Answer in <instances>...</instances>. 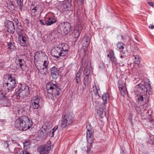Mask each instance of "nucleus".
<instances>
[{
	"label": "nucleus",
	"mask_w": 154,
	"mask_h": 154,
	"mask_svg": "<svg viewBox=\"0 0 154 154\" xmlns=\"http://www.w3.org/2000/svg\"><path fill=\"white\" fill-rule=\"evenodd\" d=\"M46 87L48 93L51 94L54 97V96L56 98L58 97L60 90L56 83L51 82L48 83L46 84Z\"/></svg>",
	"instance_id": "nucleus-1"
},
{
	"label": "nucleus",
	"mask_w": 154,
	"mask_h": 154,
	"mask_svg": "<svg viewBox=\"0 0 154 154\" xmlns=\"http://www.w3.org/2000/svg\"><path fill=\"white\" fill-rule=\"evenodd\" d=\"M15 91L19 92L21 97L23 98L26 97L30 93L29 87L27 85L20 83L15 89Z\"/></svg>",
	"instance_id": "nucleus-2"
},
{
	"label": "nucleus",
	"mask_w": 154,
	"mask_h": 154,
	"mask_svg": "<svg viewBox=\"0 0 154 154\" xmlns=\"http://www.w3.org/2000/svg\"><path fill=\"white\" fill-rule=\"evenodd\" d=\"M63 119L61 123V127L64 128L71 124L72 122L73 117L70 114H67L63 116Z\"/></svg>",
	"instance_id": "nucleus-3"
},
{
	"label": "nucleus",
	"mask_w": 154,
	"mask_h": 154,
	"mask_svg": "<svg viewBox=\"0 0 154 154\" xmlns=\"http://www.w3.org/2000/svg\"><path fill=\"white\" fill-rule=\"evenodd\" d=\"M72 0H65L59 8L61 11H71L72 9Z\"/></svg>",
	"instance_id": "nucleus-4"
},
{
	"label": "nucleus",
	"mask_w": 154,
	"mask_h": 154,
	"mask_svg": "<svg viewBox=\"0 0 154 154\" xmlns=\"http://www.w3.org/2000/svg\"><path fill=\"white\" fill-rule=\"evenodd\" d=\"M134 91L135 94L137 95L140 94H146L147 89L144 85L139 84L135 87Z\"/></svg>",
	"instance_id": "nucleus-5"
},
{
	"label": "nucleus",
	"mask_w": 154,
	"mask_h": 154,
	"mask_svg": "<svg viewBox=\"0 0 154 154\" xmlns=\"http://www.w3.org/2000/svg\"><path fill=\"white\" fill-rule=\"evenodd\" d=\"M86 128L87 130L86 134L87 140L91 144L93 142L94 138L93 135V130L91 126L89 124L86 125Z\"/></svg>",
	"instance_id": "nucleus-6"
},
{
	"label": "nucleus",
	"mask_w": 154,
	"mask_h": 154,
	"mask_svg": "<svg viewBox=\"0 0 154 154\" xmlns=\"http://www.w3.org/2000/svg\"><path fill=\"white\" fill-rule=\"evenodd\" d=\"M4 85L8 86V89L11 90L14 88L16 85L15 80L11 77H9L8 79H5L4 80Z\"/></svg>",
	"instance_id": "nucleus-7"
},
{
	"label": "nucleus",
	"mask_w": 154,
	"mask_h": 154,
	"mask_svg": "<svg viewBox=\"0 0 154 154\" xmlns=\"http://www.w3.org/2000/svg\"><path fill=\"white\" fill-rule=\"evenodd\" d=\"M22 125L23 126V131L29 129L32 125V122H30L26 116L21 117Z\"/></svg>",
	"instance_id": "nucleus-8"
},
{
	"label": "nucleus",
	"mask_w": 154,
	"mask_h": 154,
	"mask_svg": "<svg viewBox=\"0 0 154 154\" xmlns=\"http://www.w3.org/2000/svg\"><path fill=\"white\" fill-rule=\"evenodd\" d=\"M61 31H63L64 34H66L70 31L71 26L68 22H63L60 23L58 25Z\"/></svg>",
	"instance_id": "nucleus-9"
},
{
	"label": "nucleus",
	"mask_w": 154,
	"mask_h": 154,
	"mask_svg": "<svg viewBox=\"0 0 154 154\" xmlns=\"http://www.w3.org/2000/svg\"><path fill=\"white\" fill-rule=\"evenodd\" d=\"M51 149V145L49 143L40 146L37 150L40 154H48Z\"/></svg>",
	"instance_id": "nucleus-10"
},
{
	"label": "nucleus",
	"mask_w": 154,
	"mask_h": 154,
	"mask_svg": "<svg viewBox=\"0 0 154 154\" xmlns=\"http://www.w3.org/2000/svg\"><path fill=\"white\" fill-rule=\"evenodd\" d=\"M52 55L57 58L59 57L64 56L60 47H57L54 48L51 51Z\"/></svg>",
	"instance_id": "nucleus-11"
},
{
	"label": "nucleus",
	"mask_w": 154,
	"mask_h": 154,
	"mask_svg": "<svg viewBox=\"0 0 154 154\" xmlns=\"http://www.w3.org/2000/svg\"><path fill=\"white\" fill-rule=\"evenodd\" d=\"M50 132L51 133V131L49 129L42 128L38 132V135L41 138H45Z\"/></svg>",
	"instance_id": "nucleus-12"
},
{
	"label": "nucleus",
	"mask_w": 154,
	"mask_h": 154,
	"mask_svg": "<svg viewBox=\"0 0 154 154\" xmlns=\"http://www.w3.org/2000/svg\"><path fill=\"white\" fill-rule=\"evenodd\" d=\"M5 23V26L7 28V31L9 33H14L15 31L14 23L9 21H7Z\"/></svg>",
	"instance_id": "nucleus-13"
},
{
	"label": "nucleus",
	"mask_w": 154,
	"mask_h": 154,
	"mask_svg": "<svg viewBox=\"0 0 154 154\" xmlns=\"http://www.w3.org/2000/svg\"><path fill=\"white\" fill-rule=\"evenodd\" d=\"M40 99L38 97H33L32 98L31 102L32 106L34 109H37L40 106L39 102Z\"/></svg>",
	"instance_id": "nucleus-14"
},
{
	"label": "nucleus",
	"mask_w": 154,
	"mask_h": 154,
	"mask_svg": "<svg viewBox=\"0 0 154 154\" xmlns=\"http://www.w3.org/2000/svg\"><path fill=\"white\" fill-rule=\"evenodd\" d=\"M51 75L52 78L56 79L59 75V72L58 69L55 66L52 67L51 69Z\"/></svg>",
	"instance_id": "nucleus-15"
},
{
	"label": "nucleus",
	"mask_w": 154,
	"mask_h": 154,
	"mask_svg": "<svg viewBox=\"0 0 154 154\" xmlns=\"http://www.w3.org/2000/svg\"><path fill=\"white\" fill-rule=\"evenodd\" d=\"M36 67L39 72L41 74L45 75L47 74L48 68L44 67L42 65H38L36 66Z\"/></svg>",
	"instance_id": "nucleus-16"
},
{
	"label": "nucleus",
	"mask_w": 154,
	"mask_h": 154,
	"mask_svg": "<svg viewBox=\"0 0 154 154\" xmlns=\"http://www.w3.org/2000/svg\"><path fill=\"white\" fill-rule=\"evenodd\" d=\"M21 117L16 120L14 124L15 128L20 131L22 130L23 128V126H21Z\"/></svg>",
	"instance_id": "nucleus-17"
},
{
	"label": "nucleus",
	"mask_w": 154,
	"mask_h": 154,
	"mask_svg": "<svg viewBox=\"0 0 154 154\" xmlns=\"http://www.w3.org/2000/svg\"><path fill=\"white\" fill-rule=\"evenodd\" d=\"M48 20H46V24L47 26H50L56 23L57 19L55 16H52L47 17Z\"/></svg>",
	"instance_id": "nucleus-18"
},
{
	"label": "nucleus",
	"mask_w": 154,
	"mask_h": 154,
	"mask_svg": "<svg viewBox=\"0 0 154 154\" xmlns=\"http://www.w3.org/2000/svg\"><path fill=\"white\" fill-rule=\"evenodd\" d=\"M119 89L121 91V94L122 96L124 97L125 95L127 94V91L125 86V84L124 83H123L122 85L120 84L119 86Z\"/></svg>",
	"instance_id": "nucleus-19"
},
{
	"label": "nucleus",
	"mask_w": 154,
	"mask_h": 154,
	"mask_svg": "<svg viewBox=\"0 0 154 154\" xmlns=\"http://www.w3.org/2000/svg\"><path fill=\"white\" fill-rule=\"evenodd\" d=\"M146 94H140L137 95V102L140 103H143L145 102V100Z\"/></svg>",
	"instance_id": "nucleus-20"
},
{
	"label": "nucleus",
	"mask_w": 154,
	"mask_h": 154,
	"mask_svg": "<svg viewBox=\"0 0 154 154\" xmlns=\"http://www.w3.org/2000/svg\"><path fill=\"white\" fill-rule=\"evenodd\" d=\"M35 57H38V58L42 59V57H43L44 58L48 59L47 56L42 51H38L37 52L35 55Z\"/></svg>",
	"instance_id": "nucleus-21"
},
{
	"label": "nucleus",
	"mask_w": 154,
	"mask_h": 154,
	"mask_svg": "<svg viewBox=\"0 0 154 154\" xmlns=\"http://www.w3.org/2000/svg\"><path fill=\"white\" fill-rule=\"evenodd\" d=\"M31 12L32 14V15L33 16H35L40 10L39 9V6H37L34 7H31L30 8Z\"/></svg>",
	"instance_id": "nucleus-22"
},
{
	"label": "nucleus",
	"mask_w": 154,
	"mask_h": 154,
	"mask_svg": "<svg viewBox=\"0 0 154 154\" xmlns=\"http://www.w3.org/2000/svg\"><path fill=\"white\" fill-rule=\"evenodd\" d=\"M90 75H85L84 77L83 83L85 86L88 85L91 82Z\"/></svg>",
	"instance_id": "nucleus-23"
},
{
	"label": "nucleus",
	"mask_w": 154,
	"mask_h": 154,
	"mask_svg": "<svg viewBox=\"0 0 154 154\" xmlns=\"http://www.w3.org/2000/svg\"><path fill=\"white\" fill-rule=\"evenodd\" d=\"M19 39L21 43V45L24 46H25L26 44V42L27 40L26 37L23 35H20V36L19 37Z\"/></svg>",
	"instance_id": "nucleus-24"
},
{
	"label": "nucleus",
	"mask_w": 154,
	"mask_h": 154,
	"mask_svg": "<svg viewBox=\"0 0 154 154\" xmlns=\"http://www.w3.org/2000/svg\"><path fill=\"white\" fill-rule=\"evenodd\" d=\"M60 48L64 56H65L68 52V50L69 49L68 46L67 45H64L62 47H60Z\"/></svg>",
	"instance_id": "nucleus-25"
},
{
	"label": "nucleus",
	"mask_w": 154,
	"mask_h": 154,
	"mask_svg": "<svg viewBox=\"0 0 154 154\" xmlns=\"http://www.w3.org/2000/svg\"><path fill=\"white\" fill-rule=\"evenodd\" d=\"M93 90L96 95L98 96L99 97H100L99 93L100 91L99 87H97L95 85H93Z\"/></svg>",
	"instance_id": "nucleus-26"
},
{
	"label": "nucleus",
	"mask_w": 154,
	"mask_h": 154,
	"mask_svg": "<svg viewBox=\"0 0 154 154\" xmlns=\"http://www.w3.org/2000/svg\"><path fill=\"white\" fill-rule=\"evenodd\" d=\"M103 101V104L105 105L106 103H107V101L109 99V95L107 93H106L104 94L102 97Z\"/></svg>",
	"instance_id": "nucleus-27"
},
{
	"label": "nucleus",
	"mask_w": 154,
	"mask_h": 154,
	"mask_svg": "<svg viewBox=\"0 0 154 154\" xmlns=\"http://www.w3.org/2000/svg\"><path fill=\"white\" fill-rule=\"evenodd\" d=\"M15 93L12 95L11 97L14 100H15V101H17L18 100L20 99L21 96H20V94L19 92H16L15 91Z\"/></svg>",
	"instance_id": "nucleus-28"
},
{
	"label": "nucleus",
	"mask_w": 154,
	"mask_h": 154,
	"mask_svg": "<svg viewBox=\"0 0 154 154\" xmlns=\"http://www.w3.org/2000/svg\"><path fill=\"white\" fill-rule=\"evenodd\" d=\"M83 29L82 24L79 22H77L75 27V29L80 32Z\"/></svg>",
	"instance_id": "nucleus-29"
},
{
	"label": "nucleus",
	"mask_w": 154,
	"mask_h": 154,
	"mask_svg": "<svg viewBox=\"0 0 154 154\" xmlns=\"http://www.w3.org/2000/svg\"><path fill=\"white\" fill-rule=\"evenodd\" d=\"M24 62V61L23 60L21 59H16V63H17V65L18 67L19 66L20 67H21Z\"/></svg>",
	"instance_id": "nucleus-30"
},
{
	"label": "nucleus",
	"mask_w": 154,
	"mask_h": 154,
	"mask_svg": "<svg viewBox=\"0 0 154 154\" xmlns=\"http://www.w3.org/2000/svg\"><path fill=\"white\" fill-rule=\"evenodd\" d=\"M83 41L84 42V43H85V46H88L90 44V39L89 37L88 36L84 37L83 39Z\"/></svg>",
	"instance_id": "nucleus-31"
},
{
	"label": "nucleus",
	"mask_w": 154,
	"mask_h": 154,
	"mask_svg": "<svg viewBox=\"0 0 154 154\" xmlns=\"http://www.w3.org/2000/svg\"><path fill=\"white\" fill-rule=\"evenodd\" d=\"M30 143L29 140L25 141L23 143L24 149L25 150H27L29 147Z\"/></svg>",
	"instance_id": "nucleus-32"
},
{
	"label": "nucleus",
	"mask_w": 154,
	"mask_h": 154,
	"mask_svg": "<svg viewBox=\"0 0 154 154\" xmlns=\"http://www.w3.org/2000/svg\"><path fill=\"white\" fill-rule=\"evenodd\" d=\"M14 2L10 1L8 3V7L11 10H13L14 8Z\"/></svg>",
	"instance_id": "nucleus-33"
},
{
	"label": "nucleus",
	"mask_w": 154,
	"mask_h": 154,
	"mask_svg": "<svg viewBox=\"0 0 154 154\" xmlns=\"http://www.w3.org/2000/svg\"><path fill=\"white\" fill-rule=\"evenodd\" d=\"M96 111L97 114L99 115H101L103 113V109L101 108L100 107L97 106L96 108Z\"/></svg>",
	"instance_id": "nucleus-34"
},
{
	"label": "nucleus",
	"mask_w": 154,
	"mask_h": 154,
	"mask_svg": "<svg viewBox=\"0 0 154 154\" xmlns=\"http://www.w3.org/2000/svg\"><path fill=\"white\" fill-rule=\"evenodd\" d=\"M85 67V69L83 72L84 74L85 75H90V70L88 68L86 67V66H84Z\"/></svg>",
	"instance_id": "nucleus-35"
},
{
	"label": "nucleus",
	"mask_w": 154,
	"mask_h": 154,
	"mask_svg": "<svg viewBox=\"0 0 154 154\" xmlns=\"http://www.w3.org/2000/svg\"><path fill=\"white\" fill-rule=\"evenodd\" d=\"M125 46L123 43L119 42L117 45V48L120 50H122L124 48V46Z\"/></svg>",
	"instance_id": "nucleus-36"
},
{
	"label": "nucleus",
	"mask_w": 154,
	"mask_h": 154,
	"mask_svg": "<svg viewBox=\"0 0 154 154\" xmlns=\"http://www.w3.org/2000/svg\"><path fill=\"white\" fill-rule=\"evenodd\" d=\"M114 53L113 51H112V57L110 60L112 63H116L117 61V59L114 56Z\"/></svg>",
	"instance_id": "nucleus-37"
},
{
	"label": "nucleus",
	"mask_w": 154,
	"mask_h": 154,
	"mask_svg": "<svg viewBox=\"0 0 154 154\" xmlns=\"http://www.w3.org/2000/svg\"><path fill=\"white\" fill-rule=\"evenodd\" d=\"M8 48L11 51H12L16 49L15 46L12 43H10L8 45Z\"/></svg>",
	"instance_id": "nucleus-38"
},
{
	"label": "nucleus",
	"mask_w": 154,
	"mask_h": 154,
	"mask_svg": "<svg viewBox=\"0 0 154 154\" xmlns=\"http://www.w3.org/2000/svg\"><path fill=\"white\" fill-rule=\"evenodd\" d=\"M132 57H134V63L136 64L139 65L140 63L139 58L138 57H136L134 55H133Z\"/></svg>",
	"instance_id": "nucleus-39"
},
{
	"label": "nucleus",
	"mask_w": 154,
	"mask_h": 154,
	"mask_svg": "<svg viewBox=\"0 0 154 154\" xmlns=\"http://www.w3.org/2000/svg\"><path fill=\"white\" fill-rule=\"evenodd\" d=\"M17 4L20 7L21 10L22 9V7L23 5V0H15Z\"/></svg>",
	"instance_id": "nucleus-40"
},
{
	"label": "nucleus",
	"mask_w": 154,
	"mask_h": 154,
	"mask_svg": "<svg viewBox=\"0 0 154 154\" xmlns=\"http://www.w3.org/2000/svg\"><path fill=\"white\" fill-rule=\"evenodd\" d=\"M80 76H81V75L78 73L76 75L75 80L77 84H79L80 81Z\"/></svg>",
	"instance_id": "nucleus-41"
},
{
	"label": "nucleus",
	"mask_w": 154,
	"mask_h": 154,
	"mask_svg": "<svg viewBox=\"0 0 154 154\" xmlns=\"http://www.w3.org/2000/svg\"><path fill=\"white\" fill-rule=\"evenodd\" d=\"M80 34V32L77 31V30H75L74 32V36L75 38H77L79 36Z\"/></svg>",
	"instance_id": "nucleus-42"
},
{
	"label": "nucleus",
	"mask_w": 154,
	"mask_h": 154,
	"mask_svg": "<svg viewBox=\"0 0 154 154\" xmlns=\"http://www.w3.org/2000/svg\"><path fill=\"white\" fill-rule=\"evenodd\" d=\"M48 63L49 62L48 60H45L44 62L43 65H42L44 66V67H46V68H48Z\"/></svg>",
	"instance_id": "nucleus-43"
},
{
	"label": "nucleus",
	"mask_w": 154,
	"mask_h": 154,
	"mask_svg": "<svg viewBox=\"0 0 154 154\" xmlns=\"http://www.w3.org/2000/svg\"><path fill=\"white\" fill-rule=\"evenodd\" d=\"M99 66L101 69H104L105 66L104 63L103 62H100L99 64Z\"/></svg>",
	"instance_id": "nucleus-44"
},
{
	"label": "nucleus",
	"mask_w": 154,
	"mask_h": 154,
	"mask_svg": "<svg viewBox=\"0 0 154 154\" xmlns=\"http://www.w3.org/2000/svg\"><path fill=\"white\" fill-rule=\"evenodd\" d=\"M21 149L20 148L15 147L14 149V153H17L20 151Z\"/></svg>",
	"instance_id": "nucleus-45"
},
{
	"label": "nucleus",
	"mask_w": 154,
	"mask_h": 154,
	"mask_svg": "<svg viewBox=\"0 0 154 154\" xmlns=\"http://www.w3.org/2000/svg\"><path fill=\"white\" fill-rule=\"evenodd\" d=\"M5 97V95L2 91H0V100H2Z\"/></svg>",
	"instance_id": "nucleus-46"
},
{
	"label": "nucleus",
	"mask_w": 154,
	"mask_h": 154,
	"mask_svg": "<svg viewBox=\"0 0 154 154\" xmlns=\"http://www.w3.org/2000/svg\"><path fill=\"white\" fill-rule=\"evenodd\" d=\"M46 20H44V22H43V20H39V22L42 25H46Z\"/></svg>",
	"instance_id": "nucleus-47"
},
{
	"label": "nucleus",
	"mask_w": 154,
	"mask_h": 154,
	"mask_svg": "<svg viewBox=\"0 0 154 154\" xmlns=\"http://www.w3.org/2000/svg\"><path fill=\"white\" fill-rule=\"evenodd\" d=\"M135 109L138 113L139 114L140 112L141 109L140 107L137 106L135 108Z\"/></svg>",
	"instance_id": "nucleus-48"
},
{
	"label": "nucleus",
	"mask_w": 154,
	"mask_h": 154,
	"mask_svg": "<svg viewBox=\"0 0 154 154\" xmlns=\"http://www.w3.org/2000/svg\"><path fill=\"white\" fill-rule=\"evenodd\" d=\"M81 148L82 150L85 151L87 148V146L86 145H85L84 146H82Z\"/></svg>",
	"instance_id": "nucleus-49"
},
{
	"label": "nucleus",
	"mask_w": 154,
	"mask_h": 154,
	"mask_svg": "<svg viewBox=\"0 0 154 154\" xmlns=\"http://www.w3.org/2000/svg\"><path fill=\"white\" fill-rule=\"evenodd\" d=\"M25 22L27 25L28 26L29 23V20L27 19H25Z\"/></svg>",
	"instance_id": "nucleus-50"
},
{
	"label": "nucleus",
	"mask_w": 154,
	"mask_h": 154,
	"mask_svg": "<svg viewBox=\"0 0 154 154\" xmlns=\"http://www.w3.org/2000/svg\"><path fill=\"white\" fill-rule=\"evenodd\" d=\"M58 127L57 126H55L52 129V131H55L58 129Z\"/></svg>",
	"instance_id": "nucleus-51"
},
{
	"label": "nucleus",
	"mask_w": 154,
	"mask_h": 154,
	"mask_svg": "<svg viewBox=\"0 0 154 154\" xmlns=\"http://www.w3.org/2000/svg\"><path fill=\"white\" fill-rule=\"evenodd\" d=\"M8 146V144L7 141L5 143V147L7 148Z\"/></svg>",
	"instance_id": "nucleus-52"
},
{
	"label": "nucleus",
	"mask_w": 154,
	"mask_h": 154,
	"mask_svg": "<svg viewBox=\"0 0 154 154\" xmlns=\"http://www.w3.org/2000/svg\"><path fill=\"white\" fill-rule=\"evenodd\" d=\"M148 4L150 6L153 7V3L152 2H148Z\"/></svg>",
	"instance_id": "nucleus-53"
},
{
	"label": "nucleus",
	"mask_w": 154,
	"mask_h": 154,
	"mask_svg": "<svg viewBox=\"0 0 154 154\" xmlns=\"http://www.w3.org/2000/svg\"><path fill=\"white\" fill-rule=\"evenodd\" d=\"M54 131H52V134H50V137H53L54 136Z\"/></svg>",
	"instance_id": "nucleus-54"
},
{
	"label": "nucleus",
	"mask_w": 154,
	"mask_h": 154,
	"mask_svg": "<svg viewBox=\"0 0 154 154\" xmlns=\"http://www.w3.org/2000/svg\"><path fill=\"white\" fill-rule=\"evenodd\" d=\"M149 28H151L152 29L154 28V26L153 25H149Z\"/></svg>",
	"instance_id": "nucleus-55"
},
{
	"label": "nucleus",
	"mask_w": 154,
	"mask_h": 154,
	"mask_svg": "<svg viewBox=\"0 0 154 154\" xmlns=\"http://www.w3.org/2000/svg\"><path fill=\"white\" fill-rule=\"evenodd\" d=\"M107 57L109 58L110 59V60L112 57V54L111 55H110L109 54H108L107 55Z\"/></svg>",
	"instance_id": "nucleus-56"
},
{
	"label": "nucleus",
	"mask_w": 154,
	"mask_h": 154,
	"mask_svg": "<svg viewBox=\"0 0 154 154\" xmlns=\"http://www.w3.org/2000/svg\"><path fill=\"white\" fill-rule=\"evenodd\" d=\"M17 33L18 34V35H19V36H20V35H21V32H18L17 30Z\"/></svg>",
	"instance_id": "nucleus-57"
},
{
	"label": "nucleus",
	"mask_w": 154,
	"mask_h": 154,
	"mask_svg": "<svg viewBox=\"0 0 154 154\" xmlns=\"http://www.w3.org/2000/svg\"><path fill=\"white\" fill-rule=\"evenodd\" d=\"M24 154H31L29 152H28L27 151H24Z\"/></svg>",
	"instance_id": "nucleus-58"
},
{
	"label": "nucleus",
	"mask_w": 154,
	"mask_h": 154,
	"mask_svg": "<svg viewBox=\"0 0 154 154\" xmlns=\"http://www.w3.org/2000/svg\"><path fill=\"white\" fill-rule=\"evenodd\" d=\"M24 151H22L21 152H20L19 154H24Z\"/></svg>",
	"instance_id": "nucleus-59"
},
{
	"label": "nucleus",
	"mask_w": 154,
	"mask_h": 154,
	"mask_svg": "<svg viewBox=\"0 0 154 154\" xmlns=\"http://www.w3.org/2000/svg\"><path fill=\"white\" fill-rule=\"evenodd\" d=\"M90 149H88L87 151V152H89L90 151Z\"/></svg>",
	"instance_id": "nucleus-60"
},
{
	"label": "nucleus",
	"mask_w": 154,
	"mask_h": 154,
	"mask_svg": "<svg viewBox=\"0 0 154 154\" xmlns=\"http://www.w3.org/2000/svg\"><path fill=\"white\" fill-rule=\"evenodd\" d=\"M149 94L151 95L152 94V92H149Z\"/></svg>",
	"instance_id": "nucleus-61"
},
{
	"label": "nucleus",
	"mask_w": 154,
	"mask_h": 154,
	"mask_svg": "<svg viewBox=\"0 0 154 154\" xmlns=\"http://www.w3.org/2000/svg\"><path fill=\"white\" fill-rule=\"evenodd\" d=\"M124 56H122V55H121V56H120V57L121 58H123V57Z\"/></svg>",
	"instance_id": "nucleus-62"
},
{
	"label": "nucleus",
	"mask_w": 154,
	"mask_h": 154,
	"mask_svg": "<svg viewBox=\"0 0 154 154\" xmlns=\"http://www.w3.org/2000/svg\"><path fill=\"white\" fill-rule=\"evenodd\" d=\"M80 2H82L83 0H80Z\"/></svg>",
	"instance_id": "nucleus-63"
},
{
	"label": "nucleus",
	"mask_w": 154,
	"mask_h": 154,
	"mask_svg": "<svg viewBox=\"0 0 154 154\" xmlns=\"http://www.w3.org/2000/svg\"><path fill=\"white\" fill-rule=\"evenodd\" d=\"M149 84V86H151V85H150V84Z\"/></svg>",
	"instance_id": "nucleus-64"
}]
</instances>
